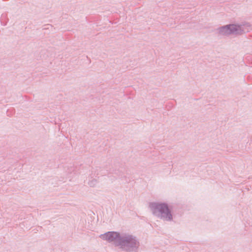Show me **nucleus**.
Masks as SVG:
<instances>
[{"instance_id": "7ed1b4c3", "label": "nucleus", "mask_w": 252, "mask_h": 252, "mask_svg": "<svg viewBox=\"0 0 252 252\" xmlns=\"http://www.w3.org/2000/svg\"><path fill=\"white\" fill-rule=\"evenodd\" d=\"M250 25L248 23L241 24H229L218 29L219 33L222 35H239L249 32Z\"/></svg>"}, {"instance_id": "f257e3e1", "label": "nucleus", "mask_w": 252, "mask_h": 252, "mask_svg": "<svg viewBox=\"0 0 252 252\" xmlns=\"http://www.w3.org/2000/svg\"><path fill=\"white\" fill-rule=\"evenodd\" d=\"M99 237L109 242H114L115 246L125 252H137L140 242L136 236L128 233L109 231L101 234Z\"/></svg>"}, {"instance_id": "20e7f679", "label": "nucleus", "mask_w": 252, "mask_h": 252, "mask_svg": "<svg viewBox=\"0 0 252 252\" xmlns=\"http://www.w3.org/2000/svg\"><path fill=\"white\" fill-rule=\"evenodd\" d=\"M97 184V180L96 179H91L88 182V185L91 187H94Z\"/></svg>"}, {"instance_id": "f03ea898", "label": "nucleus", "mask_w": 252, "mask_h": 252, "mask_svg": "<svg viewBox=\"0 0 252 252\" xmlns=\"http://www.w3.org/2000/svg\"><path fill=\"white\" fill-rule=\"evenodd\" d=\"M149 208L153 215L167 222L174 221L175 216L166 202H153L149 203Z\"/></svg>"}, {"instance_id": "39448f33", "label": "nucleus", "mask_w": 252, "mask_h": 252, "mask_svg": "<svg viewBox=\"0 0 252 252\" xmlns=\"http://www.w3.org/2000/svg\"><path fill=\"white\" fill-rule=\"evenodd\" d=\"M74 167H71L70 170H69L68 172L71 173L72 171H74Z\"/></svg>"}]
</instances>
